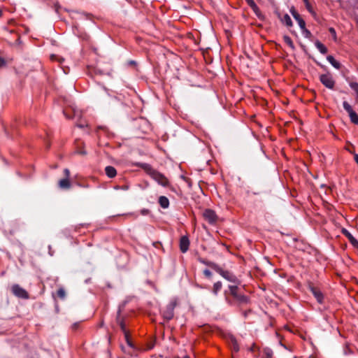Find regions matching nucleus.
<instances>
[{
  "label": "nucleus",
  "mask_w": 358,
  "mask_h": 358,
  "mask_svg": "<svg viewBox=\"0 0 358 358\" xmlns=\"http://www.w3.org/2000/svg\"><path fill=\"white\" fill-rule=\"evenodd\" d=\"M143 168L146 171L147 173L150 175L158 184L164 187H169V180L162 173L154 170L148 164L143 165Z\"/></svg>",
  "instance_id": "1"
},
{
  "label": "nucleus",
  "mask_w": 358,
  "mask_h": 358,
  "mask_svg": "<svg viewBox=\"0 0 358 358\" xmlns=\"http://www.w3.org/2000/svg\"><path fill=\"white\" fill-rule=\"evenodd\" d=\"M203 262L207 264L208 266H210L213 269L216 271L218 273H220L223 278H224L227 280L235 283L238 282L237 278L229 271L222 270L220 267H219L216 264L213 262Z\"/></svg>",
  "instance_id": "2"
},
{
  "label": "nucleus",
  "mask_w": 358,
  "mask_h": 358,
  "mask_svg": "<svg viewBox=\"0 0 358 358\" xmlns=\"http://www.w3.org/2000/svg\"><path fill=\"white\" fill-rule=\"evenodd\" d=\"M178 301L176 299H172L169 303L162 310V316L167 320H171L174 316V308L177 306Z\"/></svg>",
  "instance_id": "3"
},
{
  "label": "nucleus",
  "mask_w": 358,
  "mask_h": 358,
  "mask_svg": "<svg viewBox=\"0 0 358 358\" xmlns=\"http://www.w3.org/2000/svg\"><path fill=\"white\" fill-rule=\"evenodd\" d=\"M229 293L233 297L240 303H246L248 299L245 296L241 294L238 292V287L237 285L229 286Z\"/></svg>",
  "instance_id": "4"
},
{
  "label": "nucleus",
  "mask_w": 358,
  "mask_h": 358,
  "mask_svg": "<svg viewBox=\"0 0 358 358\" xmlns=\"http://www.w3.org/2000/svg\"><path fill=\"white\" fill-rule=\"evenodd\" d=\"M11 292L13 295L23 299L29 298L28 292L18 284H14L11 286Z\"/></svg>",
  "instance_id": "5"
},
{
  "label": "nucleus",
  "mask_w": 358,
  "mask_h": 358,
  "mask_svg": "<svg viewBox=\"0 0 358 358\" xmlns=\"http://www.w3.org/2000/svg\"><path fill=\"white\" fill-rule=\"evenodd\" d=\"M320 82L327 88L332 90L335 85V81L330 73L322 74L320 76Z\"/></svg>",
  "instance_id": "6"
},
{
  "label": "nucleus",
  "mask_w": 358,
  "mask_h": 358,
  "mask_svg": "<svg viewBox=\"0 0 358 358\" xmlns=\"http://www.w3.org/2000/svg\"><path fill=\"white\" fill-rule=\"evenodd\" d=\"M343 106L344 109L348 113L351 122L358 124V115L353 110L352 106L347 101H344Z\"/></svg>",
  "instance_id": "7"
},
{
  "label": "nucleus",
  "mask_w": 358,
  "mask_h": 358,
  "mask_svg": "<svg viewBox=\"0 0 358 358\" xmlns=\"http://www.w3.org/2000/svg\"><path fill=\"white\" fill-rule=\"evenodd\" d=\"M203 216L210 224H215L217 220V215L210 209H206L203 213Z\"/></svg>",
  "instance_id": "8"
},
{
  "label": "nucleus",
  "mask_w": 358,
  "mask_h": 358,
  "mask_svg": "<svg viewBox=\"0 0 358 358\" xmlns=\"http://www.w3.org/2000/svg\"><path fill=\"white\" fill-rule=\"evenodd\" d=\"M116 320H117V323L120 327L122 331L124 332L125 340H126L127 344L129 346L132 347V344H131V341L129 340V336L128 331L126 330V328H125L124 322L122 318H120V311L117 313V316Z\"/></svg>",
  "instance_id": "9"
},
{
  "label": "nucleus",
  "mask_w": 358,
  "mask_h": 358,
  "mask_svg": "<svg viewBox=\"0 0 358 358\" xmlns=\"http://www.w3.org/2000/svg\"><path fill=\"white\" fill-rule=\"evenodd\" d=\"M290 12L294 17V18L297 21L299 26L301 29H303L306 25L305 21L301 17L300 15L296 12V10L292 8L290 10Z\"/></svg>",
  "instance_id": "10"
},
{
  "label": "nucleus",
  "mask_w": 358,
  "mask_h": 358,
  "mask_svg": "<svg viewBox=\"0 0 358 358\" xmlns=\"http://www.w3.org/2000/svg\"><path fill=\"white\" fill-rule=\"evenodd\" d=\"M189 246V241L187 236L181 237L180 240V251L183 253L186 252Z\"/></svg>",
  "instance_id": "11"
},
{
  "label": "nucleus",
  "mask_w": 358,
  "mask_h": 358,
  "mask_svg": "<svg viewBox=\"0 0 358 358\" xmlns=\"http://www.w3.org/2000/svg\"><path fill=\"white\" fill-rule=\"evenodd\" d=\"M342 233L348 238L350 242L352 243L353 246L355 248H358V241L355 239L352 235L345 229H342Z\"/></svg>",
  "instance_id": "12"
},
{
  "label": "nucleus",
  "mask_w": 358,
  "mask_h": 358,
  "mask_svg": "<svg viewBox=\"0 0 358 358\" xmlns=\"http://www.w3.org/2000/svg\"><path fill=\"white\" fill-rule=\"evenodd\" d=\"M310 289L312 294L317 299V301L319 303H322V299H323V296H322V294L321 293V292L318 289H317L313 286L310 287Z\"/></svg>",
  "instance_id": "13"
},
{
  "label": "nucleus",
  "mask_w": 358,
  "mask_h": 358,
  "mask_svg": "<svg viewBox=\"0 0 358 358\" xmlns=\"http://www.w3.org/2000/svg\"><path fill=\"white\" fill-rule=\"evenodd\" d=\"M105 172L106 176L110 178H113L117 175L116 169L111 166H106L105 168Z\"/></svg>",
  "instance_id": "14"
},
{
  "label": "nucleus",
  "mask_w": 358,
  "mask_h": 358,
  "mask_svg": "<svg viewBox=\"0 0 358 358\" xmlns=\"http://www.w3.org/2000/svg\"><path fill=\"white\" fill-rule=\"evenodd\" d=\"M59 187L61 189H67L71 187V182L69 180V178H65L63 179H61L59 181Z\"/></svg>",
  "instance_id": "15"
},
{
  "label": "nucleus",
  "mask_w": 358,
  "mask_h": 358,
  "mask_svg": "<svg viewBox=\"0 0 358 358\" xmlns=\"http://www.w3.org/2000/svg\"><path fill=\"white\" fill-rule=\"evenodd\" d=\"M229 343L232 350L238 352L239 350V346L236 339L234 336H230L229 338Z\"/></svg>",
  "instance_id": "16"
},
{
  "label": "nucleus",
  "mask_w": 358,
  "mask_h": 358,
  "mask_svg": "<svg viewBox=\"0 0 358 358\" xmlns=\"http://www.w3.org/2000/svg\"><path fill=\"white\" fill-rule=\"evenodd\" d=\"M159 203L163 208H167L169 206V201L167 197L161 196L159 198Z\"/></svg>",
  "instance_id": "17"
},
{
  "label": "nucleus",
  "mask_w": 358,
  "mask_h": 358,
  "mask_svg": "<svg viewBox=\"0 0 358 358\" xmlns=\"http://www.w3.org/2000/svg\"><path fill=\"white\" fill-rule=\"evenodd\" d=\"M327 60L329 62V63L336 69H338L341 67V64L338 62H337L334 57L331 55L327 56Z\"/></svg>",
  "instance_id": "18"
},
{
  "label": "nucleus",
  "mask_w": 358,
  "mask_h": 358,
  "mask_svg": "<svg viewBox=\"0 0 358 358\" xmlns=\"http://www.w3.org/2000/svg\"><path fill=\"white\" fill-rule=\"evenodd\" d=\"M315 46L322 54H326L327 52V48L320 41L315 42Z\"/></svg>",
  "instance_id": "19"
},
{
  "label": "nucleus",
  "mask_w": 358,
  "mask_h": 358,
  "mask_svg": "<svg viewBox=\"0 0 358 358\" xmlns=\"http://www.w3.org/2000/svg\"><path fill=\"white\" fill-rule=\"evenodd\" d=\"M248 6L252 8L255 12L259 10V8L254 0H245Z\"/></svg>",
  "instance_id": "20"
},
{
  "label": "nucleus",
  "mask_w": 358,
  "mask_h": 358,
  "mask_svg": "<svg viewBox=\"0 0 358 358\" xmlns=\"http://www.w3.org/2000/svg\"><path fill=\"white\" fill-rule=\"evenodd\" d=\"M282 21L287 26V27H292V20L290 18V17L287 15V14H285L283 17V19H282Z\"/></svg>",
  "instance_id": "21"
},
{
  "label": "nucleus",
  "mask_w": 358,
  "mask_h": 358,
  "mask_svg": "<svg viewBox=\"0 0 358 358\" xmlns=\"http://www.w3.org/2000/svg\"><path fill=\"white\" fill-rule=\"evenodd\" d=\"M222 288V283L221 282H217L213 285V292L215 294H217V293Z\"/></svg>",
  "instance_id": "22"
},
{
  "label": "nucleus",
  "mask_w": 358,
  "mask_h": 358,
  "mask_svg": "<svg viewBox=\"0 0 358 358\" xmlns=\"http://www.w3.org/2000/svg\"><path fill=\"white\" fill-rule=\"evenodd\" d=\"M57 296L62 299H64L66 296V292L64 288L61 287L57 290Z\"/></svg>",
  "instance_id": "23"
},
{
  "label": "nucleus",
  "mask_w": 358,
  "mask_h": 358,
  "mask_svg": "<svg viewBox=\"0 0 358 358\" xmlns=\"http://www.w3.org/2000/svg\"><path fill=\"white\" fill-rule=\"evenodd\" d=\"M284 41L289 47H291L292 48H294V43L289 36H285Z\"/></svg>",
  "instance_id": "24"
},
{
  "label": "nucleus",
  "mask_w": 358,
  "mask_h": 358,
  "mask_svg": "<svg viewBox=\"0 0 358 358\" xmlns=\"http://www.w3.org/2000/svg\"><path fill=\"white\" fill-rule=\"evenodd\" d=\"M302 30V32H303V34L304 35V36L306 38H311L312 37V34L310 33V31L309 30H308L306 28V25L304 26V28L303 29H301Z\"/></svg>",
  "instance_id": "25"
},
{
  "label": "nucleus",
  "mask_w": 358,
  "mask_h": 358,
  "mask_svg": "<svg viewBox=\"0 0 358 358\" xmlns=\"http://www.w3.org/2000/svg\"><path fill=\"white\" fill-rule=\"evenodd\" d=\"M264 353L265 355L266 358H272L273 357V352L269 348H265L264 350Z\"/></svg>",
  "instance_id": "26"
},
{
  "label": "nucleus",
  "mask_w": 358,
  "mask_h": 358,
  "mask_svg": "<svg viewBox=\"0 0 358 358\" xmlns=\"http://www.w3.org/2000/svg\"><path fill=\"white\" fill-rule=\"evenodd\" d=\"M352 89H353L357 94V101H358V83H351L350 84Z\"/></svg>",
  "instance_id": "27"
},
{
  "label": "nucleus",
  "mask_w": 358,
  "mask_h": 358,
  "mask_svg": "<svg viewBox=\"0 0 358 358\" xmlns=\"http://www.w3.org/2000/svg\"><path fill=\"white\" fill-rule=\"evenodd\" d=\"M303 1L305 3V4H306V7L308 9V10L310 13H311L312 14L315 15V12H313V8H312V7H311L308 0H303Z\"/></svg>",
  "instance_id": "28"
},
{
  "label": "nucleus",
  "mask_w": 358,
  "mask_h": 358,
  "mask_svg": "<svg viewBox=\"0 0 358 358\" xmlns=\"http://www.w3.org/2000/svg\"><path fill=\"white\" fill-rule=\"evenodd\" d=\"M203 274H204L206 277H208V278H210V277H211V275H212L211 272H210L209 270H208V269H205V270L203 271Z\"/></svg>",
  "instance_id": "29"
},
{
  "label": "nucleus",
  "mask_w": 358,
  "mask_h": 358,
  "mask_svg": "<svg viewBox=\"0 0 358 358\" xmlns=\"http://www.w3.org/2000/svg\"><path fill=\"white\" fill-rule=\"evenodd\" d=\"M64 173L65 174V178H69L70 177V171L68 169H65L64 170Z\"/></svg>",
  "instance_id": "30"
},
{
  "label": "nucleus",
  "mask_w": 358,
  "mask_h": 358,
  "mask_svg": "<svg viewBox=\"0 0 358 358\" xmlns=\"http://www.w3.org/2000/svg\"><path fill=\"white\" fill-rule=\"evenodd\" d=\"M329 31L332 34V36L336 38V31L334 28L331 27L329 28Z\"/></svg>",
  "instance_id": "31"
},
{
  "label": "nucleus",
  "mask_w": 358,
  "mask_h": 358,
  "mask_svg": "<svg viewBox=\"0 0 358 358\" xmlns=\"http://www.w3.org/2000/svg\"><path fill=\"white\" fill-rule=\"evenodd\" d=\"M255 348H256V345L255 343H253L252 345V346L249 348V350L251 352H253V351H255Z\"/></svg>",
  "instance_id": "32"
},
{
  "label": "nucleus",
  "mask_w": 358,
  "mask_h": 358,
  "mask_svg": "<svg viewBox=\"0 0 358 358\" xmlns=\"http://www.w3.org/2000/svg\"><path fill=\"white\" fill-rule=\"evenodd\" d=\"M5 64V61L3 58L0 57V67Z\"/></svg>",
  "instance_id": "33"
},
{
  "label": "nucleus",
  "mask_w": 358,
  "mask_h": 358,
  "mask_svg": "<svg viewBox=\"0 0 358 358\" xmlns=\"http://www.w3.org/2000/svg\"><path fill=\"white\" fill-rule=\"evenodd\" d=\"M354 159H355V162L358 164V154H355L354 155Z\"/></svg>",
  "instance_id": "34"
},
{
  "label": "nucleus",
  "mask_w": 358,
  "mask_h": 358,
  "mask_svg": "<svg viewBox=\"0 0 358 358\" xmlns=\"http://www.w3.org/2000/svg\"><path fill=\"white\" fill-rule=\"evenodd\" d=\"M79 154H81V155H86V152L83 150V151H80V152H78Z\"/></svg>",
  "instance_id": "35"
},
{
  "label": "nucleus",
  "mask_w": 358,
  "mask_h": 358,
  "mask_svg": "<svg viewBox=\"0 0 358 358\" xmlns=\"http://www.w3.org/2000/svg\"><path fill=\"white\" fill-rule=\"evenodd\" d=\"M182 358H190L189 356L186 355L185 357H183Z\"/></svg>",
  "instance_id": "36"
},
{
  "label": "nucleus",
  "mask_w": 358,
  "mask_h": 358,
  "mask_svg": "<svg viewBox=\"0 0 358 358\" xmlns=\"http://www.w3.org/2000/svg\"><path fill=\"white\" fill-rule=\"evenodd\" d=\"M171 189L172 191H175V189H174V188H173V187H171Z\"/></svg>",
  "instance_id": "37"
},
{
  "label": "nucleus",
  "mask_w": 358,
  "mask_h": 358,
  "mask_svg": "<svg viewBox=\"0 0 358 358\" xmlns=\"http://www.w3.org/2000/svg\"><path fill=\"white\" fill-rule=\"evenodd\" d=\"M357 103H358V100H357Z\"/></svg>",
  "instance_id": "38"
}]
</instances>
